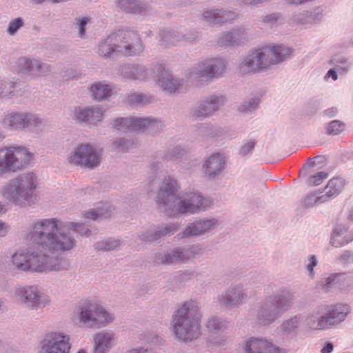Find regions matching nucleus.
Segmentation results:
<instances>
[{"mask_svg": "<svg viewBox=\"0 0 353 353\" xmlns=\"http://www.w3.org/2000/svg\"><path fill=\"white\" fill-rule=\"evenodd\" d=\"M292 21L294 23L301 25L309 24V12L303 11L296 14H294Z\"/></svg>", "mask_w": 353, "mask_h": 353, "instance_id": "64", "label": "nucleus"}, {"mask_svg": "<svg viewBox=\"0 0 353 353\" xmlns=\"http://www.w3.org/2000/svg\"><path fill=\"white\" fill-rule=\"evenodd\" d=\"M236 17L234 12L225 9H207L203 10L201 19L210 25H221Z\"/></svg>", "mask_w": 353, "mask_h": 353, "instance_id": "21", "label": "nucleus"}, {"mask_svg": "<svg viewBox=\"0 0 353 353\" xmlns=\"http://www.w3.org/2000/svg\"><path fill=\"white\" fill-rule=\"evenodd\" d=\"M25 122L26 128L37 132L42 131L46 125V122L43 119L37 114L31 113H26Z\"/></svg>", "mask_w": 353, "mask_h": 353, "instance_id": "44", "label": "nucleus"}, {"mask_svg": "<svg viewBox=\"0 0 353 353\" xmlns=\"http://www.w3.org/2000/svg\"><path fill=\"white\" fill-rule=\"evenodd\" d=\"M327 164L325 156H313L307 159L306 163L299 171L300 176H306L307 174L324 168Z\"/></svg>", "mask_w": 353, "mask_h": 353, "instance_id": "34", "label": "nucleus"}, {"mask_svg": "<svg viewBox=\"0 0 353 353\" xmlns=\"http://www.w3.org/2000/svg\"><path fill=\"white\" fill-rule=\"evenodd\" d=\"M159 45L163 48L176 46L181 41V34L175 30H161L159 32Z\"/></svg>", "mask_w": 353, "mask_h": 353, "instance_id": "37", "label": "nucleus"}, {"mask_svg": "<svg viewBox=\"0 0 353 353\" xmlns=\"http://www.w3.org/2000/svg\"><path fill=\"white\" fill-rule=\"evenodd\" d=\"M25 83L19 79L6 81L0 79V99H9L23 94Z\"/></svg>", "mask_w": 353, "mask_h": 353, "instance_id": "26", "label": "nucleus"}, {"mask_svg": "<svg viewBox=\"0 0 353 353\" xmlns=\"http://www.w3.org/2000/svg\"><path fill=\"white\" fill-rule=\"evenodd\" d=\"M225 165L224 156H210L203 164V170L205 176L213 179L224 170Z\"/></svg>", "mask_w": 353, "mask_h": 353, "instance_id": "28", "label": "nucleus"}, {"mask_svg": "<svg viewBox=\"0 0 353 353\" xmlns=\"http://www.w3.org/2000/svg\"><path fill=\"white\" fill-rule=\"evenodd\" d=\"M154 79L157 83L169 93L184 92L188 83L183 78H178L170 74L163 65H157L153 69Z\"/></svg>", "mask_w": 353, "mask_h": 353, "instance_id": "12", "label": "nucleus"}, {"mask_svg": "<svg viewBox=\"0 0 353 353\" xmlns=\"http://www.w3.org/2000/svg\"><path fill=\"white\" fill-rule=\"evenodd\" d=\"M228 327V323L225 320L218 316L210 317L206 323V329L209 333L208 342L218 346L226 345L228 337L223 332Z\"/></svg>", "mask_w": 353, "mask_h": 353, "instance_id": "18", "label": "nucleus"}, {"mask_svg": "<svg viewBox=\"0 0 353 353\" xmlns=\"http://www.w3.org/2000/svg\"><path fill=\"white\" fill-rule=\"evenodd\" d=\"M26 113L11 112L4 115L3 125L10 130H23L26 128Z\"/></svg>", "mask_w": 353, "mask_h": 353, "instance_id": "31", "label": "nucleus"}, {"mask_svg": "<svg viewBox=\"0 0 353 353\" xmlns=\"http://www.w3.org/2000/svg\"><path fill=\"white\" fill-rule=\"evenodd\" d=\"M0 153H4V154H34V153L30 152L28 148L14 145L0 148Z\"/></svg>", "mask_w": 353, "mask_h": 353, "instance_id": "53", "label": "nucleus"}, {"mask_svg": "<svg viewBox=\"0 0 353 353\" xmlns=\"http://www.w3.org/2000/svg\"><path fill=\"white\" fill-rule=\"evenodd\" d=\"M152 101L153 97L148 94L134 92L127 97V103L132 106H143Z\"/></svg>", "mask_w": 353, "mask_h": 353, "instance_id": "42", "label": "nucleus"}, {"mask_svg": "<svg viewBox=\"0 0 353 353\" xmlns=\"http://www.w3.org/2000/svg\"><path fill=\"white\" fill-rule=\"evenodd\" d=\"M201 132L207 137L214 138L221 137L223 133V130L221 127L204 124L201 127Z\"/></svg>", "mask_w": 353, "mask_h": 353, "instance_id": "56", "label": "nucleus"}, {"mask_svg": "<svg viewBox=\"0 0 353 353\" xmlns=\"http://www.w3.org/2000/svg\"><path fill=\"white\" fill-rule=\"evenodd\" d=\"M336 262L342 265H348L353 263V253L350 250L344 251L336 258Z\"/></svg>", "mask_w": 353, "mask_h": 353, "instance_id": "63", "label": "nucleus"}, {"mask_svg": "<svg viewBox=\"0 0 353 353\" xmlns=\"http://www.w3.org/2000/svg\"><path fill=\"white\" fill-rule=\"evenodd\" d=\"M117 9L125 14H142L146 11L145 3L140 0H114Z\"/></svg>", "mask_w": 353, "mask_h": 353, "instance_id": "30", "label": "nucleus"}, {"mask_svg": "<svg viewBox=\"0 0 353 353\" xmlns=\"http://www.w3.org/2000/svg\"><path fill=\"white\" fill-rule=\"evenodd\" d=\"M326 196L325 194L318 196L316 194L310 193L305 196L301 203L305 208L312 207L316 203H322L326 202L327 201Z\"/></svg>", "mask_w": 353, "mask_h": 353, "instance_id": "52", "label": "nucleus"}, {"mask_svg": "<svg viewBox=\"0 0 353 353\" xmlns=\"http://www.w3.org/2000/svg\"><path fill=\"white\" fill-rule=\"evenodd\" d=\"M343 232L341 226H337L333 231L330 240L332 246L339 248L353 241V233H348V239H344Z\"/></svg>", "mask_w": 353, "mask_h": 353, "instance_id": "43", "label": "nucleus"}, {"mask_svg": "<svg viewBox=\"0 0 353 353\" xmlns=\"http://www.w3.org/2000/svg\"><path fill=\"white\" fill-rule=\"evenodd\" d=\"M211 201L197 192H185L179 196L174 204L169 206V216L179 214H193L211 205Z\"/></svg>", "mask_w": 353, "mask_h": 353, "instance_id": "9", "label": "nucleus"}, {"mask_svg": "<svg viewBox=\"0 0 353 353\" xmlns=\"http://www.w3.org/2000/svg\"><path fill=\"white\" fill-rule=\"evenodd\" d=\"M176 192V181L170 176L165 178L157 196V205L160 211L168 214L169 206H172L179 196Z\"/></svg>", "mask_w": 353, "mask_h": 353, "instance_id": "17", "label": "nucleus"}, {"mask_svg": "<svg viewBox=\"0 0 353 353\" xmlns=\"http://www.w3.org/2000/svg\"><path fill=\"white\" fill-rule=\"evenodd\" d=\"M281 16L282 14L280 12H272L269 14L262 16L260 21L272 27L277 24L278 21L281 19Z\"/></svg>", "mask_w": 353, "mask_h": 353, "instance_id": "60", "label": "nucleus"}, {"mask_svg": "<svg viewBox=\"0 0 353 353\" xmlns=\"http://www.w3.org/2000/svg\"><path fill=\"white\" fill-rule=\"evenodd\" d=\"M42 343L46 353H69L71 347L70 336L61 332L46 334Z\"/></svg>", "mask_w": 353, "mask_h": 353, "instance_id": "16", "label": "nucleus"}, {"mask_svg": "<svg viewBox=\"0 0 353 353\" xmlns=\"http://www.w3.org/2000/svg\"><path fill=\"white\" fill-rule=\"evenodd\" d=\"M143 50L142 41L137 32L131 30H118L101 41L98 53L105 58H111L120 53L128 56H136Z\"/></svg>", "mask_w": 353, "mask_h": 353, "instance_id": "5", "label": "nucleus"}, {"mask_svg": "<svg viewBox=\"0 0 353 353\" xmlns=\"http://www.w3.org/2000/svg\"><path fill=\"white\" fill-rule=\"evenodd\" d=\"M301 323L302 318L299 316H294L283 321L278 328L283 336H296Z\"/></svg>", "mask_w": 353, "mask_h": 353, "instance_id": "35", "label": "nucleus"}, {"mask_svg": "<svg viewBox=\"0 0 353 353\" xmlns=\"http://www.w3.org/2000/svg\"><path fill=\"white\" fill-rule=\"evenodd\" d=\"M51 71V65L35 59L34 74L46 76Z\"/></svg>", "mask_w": 353, "mask_h": 353, "instance_id": "59", "label": "nucleus"}, {"mask_svg": "<svg viewBox=\"0 0 353 353\" xmlns=\"http://www.w3.org/2000/svg\"><path fill=\"white\" fill-rule=\"evenodd\" d=\"M112 211V206L105 203L85 212L84 216L93 220L100 218H108L111 216Z\"/></svg>", "mask_w": 353, "mask_h": 353, "instance_id": "40", "label": "nucleus"}, {"mask_svg": "<svg viewBox=\"0 0 353 353\" xmlns=\"http://www.w3.org/2000/svg\"><path fill=\"white\" fill-rule=\"evenodd\" d=\"M74 314L79 326L89 329L106 327L114 319V315L103 306L88 299L77 303Z\"/></svg>", "mask_w": 353, "mask_h": 353, "instance_id": "7", "label": "nucleus"}, {"mask_svg": "<svg viewBox=\"0 0 353 353\" xmlns=\"http://www.w3.org/2000/svg\"><path fill=\"white\" fill-rule=\"evenodd\" d=\"M324 304L318 305L311 314L307 317L305 321L307 326L315 330H323L328 329L327 321L325 317Z\"/></svg>", "mask_w": 353, "mask_h": 353, "instance_id": "27", "label": "nucleus"}, {"mask_svg": "<svg viewBox=\"0 0 353 353\" xmlns=\"http://www.w3.org/2000/svg\"><path fill=\"white\" fill-rule=\"evenodd\" d=\"M65 232L73 236L72 234L76 232L81 236H89L91 231L85 223L74 222H65Z\"/></svg>", "mask_w": 353, "mask_h": 353, "instance_id": "45", "label": "nucleus"}, {"mask_svg": "<svg viewBox=\"0 0 353 353\" xmlns=\"http://www.w3.org/2000/svg\"><path fill=\"white\" fill-rule=\"evenodd\" d=\"M330 64L333 65L338 71L346 72L351 65V62L345 57L335 56L330 59Z\"/></svg>", "mask_w": 353, "mask_h": 353, "instance_id": "50", "label": "nucleus"}, {"mask_svg": "<svg viewBox=\"0 0 353 353\" xmlns=\"http://www.w3.org/2000/svg\"><path fill=\"white\" fill-rule=\"evenodd\" d=\"M292 300L293 294L288 290H282L259 303L256 310L258 324L267 326L275 323L290 309Z\"/></svg>", "mask_w": 353, "mask_h": 353, "instance_id": "8", "label": "nucleus"}, {"mask_svg": "<svg viewBox=\"0 0 353 353\" xmlns=\"http://www.w3.org/2000/svg\"><path fill=\"white\" fill-rule=\"evenodd\" d=\"M148 77L147 68L140 64H132V80H144Z\"/></svg>", "mask_w": 353, "mask_h": 353, "instance_id": "57", "label": "nucleus"}, {"mask_svg": "<svg viewBox=\"0 0 353 353\" xmlns=\"http://www.w3.org/2000/svg\"><path fill=\"white\" fill-rule=\"evenodd\" d=\"M25 26L24 19L21 17H17L11 19L7 27V33L10 36L15 35L18 31Z\"/></svg>", "mask_w": 353, "mask_h": 353, "instance_id": "54", "label": "nucleus"}, {"mask_svg": "<svg viewBox=\"0 0 353 353\" xmlns=\"http://www.w3.org/2000/svg\"><path fill=\"white\" fill-rule=\"evenodd\" d=\"M248 40L249 37L245 28L240 26L225 32L219 39V43L224 46H237Z\"/></svg>", "mask_w": 353, "mask_h": 353, "instance_id": "23", "label": "nucleus"}, {"mask_svg": "<svg viewBox=\"0 0 353 353\" xmlns=\"http://www.w3.org/2000/svg\"><path fill=\"white\" fill-rule=\"evenodd\" d=\"M37 185V176L30 172L10 179L3 186L1 192L12 203L25 207L36 201Z\"/></svg>", "mask_w": 353, "mask_h": 353, "instance_id": "6", "label": "nucleus"}, {"mask_svg": "<svg viewBox=\"0 0 353 353\" xmlns=\"http://www.w3.org/2000/svg\"><path fill=\"white\" fill-rule=\"evenodd\" d=\"M117 336L112 330H103L94 336V350L93 353H108L115 345Z\"/></svg>", "mask_w": 353, "mask_h": 353, "instance_id": "24", "label": "nucleus"}, {"mask_svg": "<svg viewBox=\"0 0 353 353\" xmlns=\"http://www.w3.org/2000/svg\"><path fill=\"white\" fill-rule=\"evenodd\" d=\"M176 247L169 252L159 253L156 256L155 261L161 264H176L180 263Z\"/></svg>", "mask_w": 353, "mask_h": 353, "instance_id": "49", "label": "nucleus"}, {"mask_svg": "<svg viewBox=\"0 0 353 353\" xmlns=\"http://www.w3.org/2000/svg\"><path fill=\"white\" fill-rule=\"evenodd\" d=\"M202 313L199 303L188 300L182 303L174 312L171 325L176 336L183 341H192L201 334Z\"/></svg>", "mask_w": 353, "mask_h": 353, "instance_id": "3", "label": "nucleus"}, {"mask_svg": "<svg viewBox=\"0 0 353 353\" xmlns=\"http://www.w3.org/2000/svg\"><path fill=\"white\" fill-rule=\"evenodd\" d=\"M226 61L222 58L205 59L194 65L188 77L194 82L203 83L223 76Z\"/></svg>", "mask_w": 353, "mask_h": 353, "instance_id": "10", "label": "nucleus"}, {"mask_svg": "<svg viewBox=\"0 0 353 353\" xmlns=\"http://www.w3.org/2000/svg\"><path fill=\"white\" fill-rule=\"evenodd\" d=\"M345 185V181L341 177H333L330 179L325 188V193L324 194L327 196V200L337 196L344 188Z\"/></svg>", "mask_w": 353, "mask_h": 353, "instance_id": "39", "label": "nucleus"}, {"mask_svg": "<svg viewBox=\"0 0 353 353\" xmlns=\"http://www.w3.org/2000/svg\"><path fill=\"white\" fill-rule=\"evenodd\" d=\"M17 299L26 307L37 310L43 307L48 303V299L42 294L37 285L19 287L15 290Z\"/></svg>", "mask_w": 353, "mask_h": 353, "instance_id": "15", "label": "nucleus"}, {"mask_svg": "<svg viewBox=\"0 0 353 353\" xmlns=\"http://www.w3.org/2000/svg\"><path fill=\"white\" fill-rule=\"evenodd\" d=\"M156 238L157 240L174 234L179 228L178 223H168L166 224L155 226Z\"/></svg>", "mask_w": 353, "mask_h": 353, "instance_id": "47", "label": "nucleus"}, {"mask_svg": "<svg viewBox=\"0 0 353 353\" xmlns=\"http://www.w3.org/2000/svg\"><path fill=\"white\" fill-rule=\"evenodd\" d=\"M245 353H287L285 348L280 347L263 337H250L244 341Z\"/></svg>", "mask_w": 353, "mask_h": 353, "instance_id": "19", "label": "nucleus"}, {"mask_svg": "<svg viewBox=\"0 0 353 353\" xmlns=\"http://www.w3.org/2000/svg\"><path fill=\"white\" fill-rule=\"evenodd\" d=\"M12 268L18 272L48 273L67 270L70 267L68 259L54 256L42 250L19 249L14 252L9 261Z\"/></svg>", "mask_w": 353, "mask_h": 353, "instance_id": "2", "label": "nucleus"}, {"mask_svg": "<svg viewBox=\"0 0 353 353\" xmlns=\"http://www.w3.org/2000/svg\"><path fill=\"white\" fill-rule=\"evenodd\" d=\"M154 226H152L149 230L141 232L139 234V239L143 242H152L157 241Z\"/></svg>", "mask_w": 353, "mask_h": 353, "instance_id": "62", "label": "nucleus"}, {"mask_svg": "<svg viewBox=\"0 0 353 353\" xmlns=\"http://www.w3.org/2000/svg\"><path fill=\"white\" fill-rule=\"evenodd\" d=\"M90 93L93 99L101 101L107 99L111 95L112 90L107 84L94 83L90 87Z\"/></svg>", "mask_w": 353, "mask_h": 353, "instance_id": "41", "label": "nucleus"}, {"mask_svg": "<svg viewBox=\"0 0 353 353\" xmlns=\"http://www.w3.org/2000/svg\"><path fill=\"white\" fill-rule=\"evenodd\" d=\"M225 99L221 94H210L201 98L190 110V117L194 119H207L215 114L225 104Z\"/></svg>", "mask_w": 353, "mask_h": 353, "instance_id": "11", "label": "nucleus"}, {"mask_svg": "<svg viewBox=\"0 0 353 353\" xmlns=\"http://www.w3.org/2000/svg\"><path fill=\"white\" fill-rule=\"evenodd\" d=\"M259 104L258 97L245 99L239 106V110L244 113H250L255 110Z\"/></svg>", "mask_w": 353, "mask_h": 353, "instance_id": "51", "label": "nucleus"}, {"mask_svg": "<svg viewBox=\"0 0 353 353\" xmlns=\"http://www.w3.org/2000/svg\"><path fill=\"white\" fill-rule=\"evenodd\" d=\"M163 127V123L157 119L139 117V132H147L154 136L159 134Z\"/></svg>", "mask_w": 353, "mask_h": 353, "instance_id": "32", "label": "nucleus"}, {"mask_svg": "<svg viewBox=\"0 0 353 353\" xmlns=\"http://www.w3.org/2000/svg\"><path fill=\"white\" fill-rule=\"evenodd\" d=\"M180 263H185L202 253V246L194 244L187 247H176Z\"/></svg>", "mask_w": 353, "mask_h": 353, "instance_id": "38", "label": "nucleus"}, {"mask_svg": "<svg viewBox=\"0 0 353 353\" xmlns=\"http://www.w3.org/2000/svg\"><path fill=\"white\" fill-rule=\"evenodd\" d=\"M121 241L113 238L97 241L94 243V249L98 251H112L117 250L121 246Z\"/></svg>", "mask_w": 353, "mask_h": 353, "instance_id": "46", "label": "nucleus"}, {"mask_svg": "<svg viewBox=\"0 0 353 353\" xmlns=\"http://www.w3.org/2000/svg\"><path fill=\"white\" fill-rule=\"evenodd\" d=\"M219 225V221L215 218L199 219L190 223L181 232L176 234V237L181 240L205 236L214 231Z\"/></svg>", "mask_w": 353, "mask_h": 353, "instance_id": "14", "label": "nucleus"}, {"mask_svg": "<svg viewBox=\"0 0 353 353\" xmlns=\"http://www.w3.org/2000/svg\"><path fill=\"white\" fill-rule=\"evenodd\" d=\"M325 306L328 328L344 321L350 312V306L347 304L325 305Z\"/></svg>", "mask_w": 353, "mask_h": 353, "instance_id": "25", "label": "nucleus"}, {"mask_svg": "<svg viewBox=\"0 0 353 353\" xmlns=\"http://www.w3.org/2000/svg\"><path fill=\"white\" fill-rule=\"evenodd\" d=\"M328 175L327 172H319L316 174L310 176L307 179V183L310 185H319L322 183L324 179L328 177Z\"/></svg>", "mask_w": 353, "mask_h": 353, "instance_id": "61", "label": "nucleus"}, {"mask_svg": "<svg viewBox=\"0 0 353 353\" xmlns=\"http://www.w3.org/2000/svg\"><path fill=\"white\" fill-rule=\"evenodd\" d=\"M35 59L28 57H19L14 62V66L23 73L34 74Z\"/></svg>", "mask_w": 353, "mask_h": 353, "instance_id": "48", "label": "nucleus"}, {"mask_svg": "<svg viewBox=\"0 0 353 353\" xmlns=\"http://www.w3.org/2000/svg\"><path fill=\"white\" fill-rule=\"evenodd\" d=\"M103 112L99 107H76L72 119L78 123H87L97 125L103 119Z\"/></svg>", "mask_w": 353, "mask_h": 353, "instance_id": "20", "label": "nucleus"}, {"mask_svg": "<svg viewBox=\"0 0 353 353\" xmlns=\"http://www.w3.org/2000/svg\"><path fill=\"white\" fill-rule=\"evenodd\" d=\"M110 147L114 152H133L134 149L137 148V143L132 139L116 138Z\"/></svg>", "mask_w": 353, "mask_h": 353, "instance_id": "36", "label": "nucleus"}, {"mask_svg": "<svg viewBox=\"0 0 353 353\" xmlns=\"http://www.w3.org/2000/svg\"><path fill=\"white\" fill-rule=\"evenodd\" d=\"M345 128V124L343 122L339 120H334L328 124L326 132L330 135H337L342 132Z\"/></svg>", "mask_w": 353, "mask_h": 353, "instance_id": "58", "label": "nucleus"}, {"mask_svg": "<svg viewBox=\"0 0 353 353\" xmlns=\"http://www.w3.org/2000/svg\"><path fill=\"white\" fill-rule=\"evenodd\" d=\"M32 156H0V174L8 172H16L26 168L31 161Z\"/></svg>", "mask_w": 353, "mask_h": 353, "instance_id": "22", "label": "nucleus"}, {"mask_svg": "<svg viewBox=\"0 0 353 353\" xmlns=\"http://www.w3.org/2000/svg\"><path fill=\"white\" fill-rule=\"evenodd\" d=\"M67 160L71 164L88 169L99 165L101 161V156H68Z\"/></svg>", "mask_w": 353, "mask_h": 353, "instance_id": "33", "label": "nucleus"}, {"mask_svg": "<svg viewBox=\"0 0 353 353\" xmlns=\"http://www.w3.org/2000/svg\"><path fill=\"white\" fill-rule=\"evenodd\" d=\"M248 299L246 288L243 283L230 285L217 297L220 305L229 309L238 308L245 303Z\"/></svg>", "mask_w": 353, "mask_h": 353, "instance_id": "13", "label": "nucleus"}, {"mask_svg": "<svg viewBox=\"0 0 353 353\" xmlns=\"http://www.w3.org/2000/svg\"><path fill=\"white\" fill-rule=\"evenodd\" d=\"M26 239L51 253L69 252L77 245L74 237L65 232V223L57 218L34 220Z\"/></svg>", "mask_w": 353, "mask_h": 353, "instance_id": "1", "label": "nucleus"}, {"mask_svg": "<svg viewBox=\"0 0 353 353\" xmlns=\"http://www.w3.org/2000/svg\"><path fill=\"white\" fill-rule=\"evenodd\" d=\"M139 117H119L112 121L114 130L123 133L139 132Z\"/></svg>", "mask_w": 353, "mask_h": 353, "instance_id": "29", "label": "nucleus"}, {"mask_svg": "<svg viewBox=\"0 0 353 353\" xmlns=\"http://www.w3.org/2000/svg\"><path fill=\"white\" fill-rule=\"evenodd\" d=\"M70 154H97L96 148L90 143H79L74 148Z\"/></svg>", "mask_w": 353, "mask_h": 353, "instance_id": "55", "label": "nucleus"}, {"mask_svg": "<svg viewBox=\"0 0 353 353\" xmlns=\"http://www.w3.org/2000/svg\"><path fill=\"white\" fill-rule=\"evenodd\" d=\"M292 49L283 44L263 46L250 52L239 63L242 74L264 70L271 65L276 64L290 57Z\"/></svg>", "mask_w": 353, "mask_h": 353, "instance_id": "4", "label": "nucleus"}]
</instances>
